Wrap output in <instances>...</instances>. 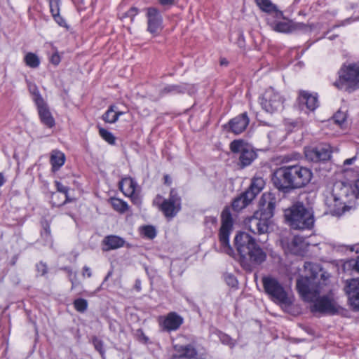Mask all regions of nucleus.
Listing matches in <instances>:
<instances>
[{"label": "nucleus", "instance_id": "1", "mask_svg": "<svg viewBox=\"0 0 359 359\" xmlns=\"http://www.w3.org/2000/svg\"><path fill=\"white\" fill-rule=\"evenodd\" d=\"M304 276L297 280V290L305 302L311 303L310 311L313 313L333 315L338 311L333 299L328 296L320 297L322 287L326 285L329 274L318 264L305 262Z\"/></svg>", "mask_w": 359, "mask_h": 359}, {"label": "nucleus", "instance_id": "2", "mask_svg": "<svg viewBox=\"0 0 359 359\" xmlns=\"http://www.w3.org/2000/svg\"><path fill=\"white\" fill-rule=\"evenodd\" d=\"M312 177L311 170L306 167L300 165H285L273 172L271 181L280 192L285 194L306 187Z\"/></svg>", "mask_w": 359, "mask_h": 359}, {"label": "nucleus", "instance_id": "3", "mask_svg": "<svg viewBox=\"0 0 359 359\" xmlns=\"http://www.w3.org/2000/svg\"><path fill=\"white\" fill-rule=\"evenodd\" d=\"M276 203L277 200L273 194L264 193L259 201L258 210L245 221L247 228L255 234L267 233L273 224Z\"/></svg>", "mask_w": 359, "mask_h": 359}, {"label": "nucleus", "instance_id": "4", "mask_svg": "<svg viewBox=\"0 0 359 359\" xmlns=\"http://www.w3.org/2000/svg\"><path fill=\"white\" fill-rule=\"evenodd\" d=\"M234 245L240 257L241 265L246 271H252L266 260V252L248 233H237L234 238Z\"/></svg>", "mask_w": 359, "mask_h": 359}, {"label": "nucleus", "instance_id": "5", "mask_svg": "<svg viewBox=\"0 0 359 359\" xmlns=\"http://www.w3.org/2000/svg\"><path fill=\"white\" fill-rule=\"evenodd\" d=\"M287 224L292 229L310 230L315 223L312 208L306 207L302 202H296L284 211Z\"/></svg>", "mask_w": 359, "mask_h": 359}, {"label": "nucleus", "instance_id": "6", "mask_svg": "<svg viewBox=\"0 0 359 359\" xmlns=\"http://www.w3.org/2000/svg\"><path fill=\"white\" fill-rule=\"evenodd\" d=\"M262 284L264 291L269 298L285 311L290 313L293 299L283 285L276 278L271 276L263 277Z\"/></svg>", "mask_w": 359, "mask_h": 359}, {"label": "nucleus", "instance_id": "7", "mask_svg": "<svg viewBox=\"0 0 359 359\" xmlns=\"http://www.w3.org/2000/svg\"><path fill=\"white\" fill-rule=\"evenodd\" d=\"M338 89L352 92L359 88V65L350 64L339 72V79L334 83Z\"/></svg>", "mask_w": 359, "mask_h": 359}, {"label": "nucleus", "instance_id": "8", "mask_svg": "<svg viewBox=\"0 0 359 359\" xmlns=\"http://www.w3.org/2000/svg\"><path fill=\"white\" fill-rule=\"evenodd\" d=\"M222 225L219 231L220 248L218 250L229 256H233L234 251L229 243V236L233 230V221L230 209L225 208L221 214Z\"/></svg>", "mask_w": 359, "mask_h": 359}, {"label": "nucleus", "instance_id": "9", "mask_svg": "<svg viewBox=\"0 0 359 359\" xmlns=\"http://www.w3.org/2000/svg\"><path fill=\"white\" fill-rule=\"evenodd\" d=\"M264 184L262 177L253 178L249 188L233 199L231 204L233 210L238 212L248 206L263 189Z\"/></svg>", "mask_w": 359, "mask_h": 359}, {"label": "nucleus", "instance_id": "10", "mask_svg": "<svg viewBox=\"0 0 359 359\" xmlns=\"http://www.w3.org/2000/svg\"><path fill=\"white\" fill-rule=\"evenodd\" d=\"M230 149L233 153H240L239 161L242 168L250 165L257 157V154L252 147L243 140L232 141L230 144Z\"/></svg>", "mask_w": 359, "mask_h": 359}, {"label": "nucleus", "instance_id": "11", "mask_svg": "<svg viewBox=\"0 0 359 359\" xmlns=\"http://www.w3.org/2000/svg\"><path fill=\"white\" fill-rule=\"evenodd\" d=\"M283 104V97L273 88H269L265 91L261 101L262 107L270 114L282 109Z\"/></svg>", "mask_w": 359, "mask_h": 359}, {"label": "nucleus", "instance_id": "12", "mask_svg": "<svg viewBox=\"0 0 359 359\" xmlns=\"http://www.w3.org/2000/svg\"><path fill=\"white\" fill-rule=\"evenodd\" d=\"M331 153L330 146L326 144L306 147L304 149L306 160L315 163L328 161L331 157Z\"/></svg>", "mask_w": 359, "mask_h": 359}, {"label": "nucleus", "instance_id": "13", "mask_svg": "<svg viewBox=\"0 0 359 359\" xmlns=\"http://www.w3.org/2000/svg\"><path fill=\"white\" fill-rule=\"evenodd\" d=\"M181 209V198L175 190H171L169 198L161 205V210L166 217H173Z\"/></svg>", "mask_w": 359, "mask_h": 359}, {"label": "nucleus", "instance_id": "14", "mask_svg": "<svg viewBox=\"0 0 359 359\" xmlns=\"http://www.w3.org/2000/svg\"><path fill=\"white\" fill-rule=\"evenodd\" d=\"M147 31L154 36L158 35L163 29V18L154 7L147 8Z\"/></svg>", "mask_w": 359, "mask_h": 359}, {"label": "nucleus", "instance_id": "15", "mask_svg": "<svg viewBox=\"0 0 359 359\" xmlns=\"http://www.w3.org/2000/svg\"><path fill=\"white\" fill-rule=\"evenodd\" d=\"M196 91L194 85L188 83H179V84H169L163 87L159 93L161 96L166 95H180L188 93L192 95Z\"/></svg>", "mask_w": 359, "mask_h": 359}, {"label": "nucleus", "instance_id": "16", "mask_svg": "<svg viewBox=\"0 0 359 359\" xmlns=\"http://www.w3.org/2000/svg\"><path fill=\"white\" fill-rule=\"evenodd\" d=\"M344 290L353 310L359 311V278L346 280Z\"/></svg>", "mask_w": 359, "mask_h": 359}, {"label": "nucleus", "instance_id": "17", "mask_svg": "<svg viewBox=\"0 0 359 359\" xmlns=\"http://www.w3.org/2000/svg\"><path fill=\"white\" fill-rule=\"evenodd\" d=\"M250 119L246 112H244L233 118H231L225 128H229V130L234 134L238 135L243 133L248 126Z\"/></svg>", "mask_w": 359, "mask_h": 359}, {"label": "nucleus", "instance_id": "18", "mask_svg": "<svg viewBox=\"0 0 359 359\" xmlns=\"http://www.w3.org/2000/svg\"><path fill=\"white\" fill-rule=\"evenodd\" d=\"M175 353L172 355L173 359H194L197 355L196 348L191 344L186 346L175 345Z\"/></svg>", "mask_w": 359, "mask_h": 359}, {"label": "nucleus", "instance_id": "19", "mask_svg": "<svg viewBox=\"0 0 359 359\" xmlns=\"http://www.w3.org/2000/svg\"><path fill=\"white\" fill-rule=\"evenodd\" d=\"M299 102L301 106H306L311 111H313L318 107L317 95L309 93L307 91L302 90L299 92Z\"/></svg>", "mask_w": 359, "mask_h": 359}, {"label": "nucleus", "instance_id": "20", "mask_svg": "<svg viewBox=\"0 0 359 359\" xmlns=\"http://www.w3.org/2000/svg\"><path fill=\"white\" fill-rule=\"evenodd\" d=\"M183 323V318L175 312L169 313L165 317L163 325L167 331L177 330Z\"/></svg>", "mask_w": 359, "mask_h": 359}, {"label": "nucleus", "instance_id": "21", "mask_svg": "<svg viewBox=\"0 0 359 359\" xmlns=\"http://www.w3.org/2000/svg\"><path fill=\"white\" fill-rule=\"evenodd\" d=\"M255 2L262 11L273 15L277 19L283 18V12L278 10L270 0H255Z\"/></svg>", "mask_w": 359, "mask_h": 359}, {"label": "nucleus", "instance_id": "22", "mask_svg": "<svg viewBox=\"0 0 359 359\" xmlns=\"http://www.w3.org/2000/svg\"><path fill=\"white\" fill-rule=\"evenodd\" d=\"M41 121L48 128H52L55 125V120L50 112L45 101L36 104Z\"/></svg>", "mask_w": 359, "mask_h": 359}, {"label": "nucleus", "instance_id": "23", "mask_svg": "<svg viewBox=\"0 0 359 359\" xmlns=\"http://www.w3.org/2000/svg\"><path fill=\"white\" fill-rule=\"evenodd\" d=\"M102 243L104 246L103 250L108 251L123 247L125 243V241L123 238L118 236L110 235L106 236Z\"/></svg>", "mask_w": 359, "mask_h": 359}, {"label": "nucleus", "instance_id": "24", "mask_svg": "<svg viewBox=\"0 0 359 359\" xmlns=\"http://www.w3.org/2000/svg\"><path fill=\"white\" fill-rule=\"evenodd\" d=\"M136 182L130 177L123 178L119 182V189L126 196H132L135 191Z\"/></svg>", "mask_w": 359, "mask_h": 359}, {"label": "nucleus", "instance_id": "25", "mask_svg": "<svg viewBox=\"0 0 359 359\" xmlns=\"http://www.w3.org/2000/svg\"><path fill=\"white\" fill-rule=\"evenodd\" d=\"M50 161L53 171L55 172L64 165L65 161V154L60 151L54 150L51 153Z\"/></svg>", "mask_w": 359, "mask_h": 359}, {"label": "nucleus", "instance_id": "26", "mask_svg": "<svg viewBox=\"0 0 359 359\" xmlns=\"http://www.w3.org/2000/svg\"><path fill=\"white\" fill-rule=\"evenodd\" d=\"M49 4L55 21L61 27H67L66 21L60 15V0H50Z\"/></svg>", "mask_w": 359, "mask_h": 359}, {"label": "nucleus", "instance_id": "27", "mask_svg": "<svg viewBox=\"0 0 359 359\" xmlns=\"http://www.w3.org/2000/svg\"><path fill=\"white\" fill-rule=\"evenodd\" d=\"M271 29L278 32L289 33L294 29V26L289 22L285 21H273L269 22Z\"/></svg>", "mask_w": 359, "mask_h": 359}, {"label": "nucleus", "instance_id": "28", "mask_svg": "<svg viewBox=\"0 0 359 359\" xmlns=\"http://www.w3.org/2000/svg\"><path fill=\"white\" fill-rule=\"evenodd\" d=\"M348 187L344 186L342 184H335L333 189V197L335 201H343L344 197L347 196Z\"/></svg>", "mask_w": 359, "mask_h": 359}, {"label": "nucleus", "instance_id": "29", "mask_svg": "<svg viewBox=\"0 0 359 359\" xmlns=\"http://www.w3.org/2000/svg\"><path fill=\"white\" fill-rule=\"evenodd\" d=\"M114 106L111 105L102 115V119L106 123H114L118 119V114H116Z\"/></svg>", "mask_w": 359, "mask_h": 359}, {"label": "nucleus", "instance_id": "30", "mask_svg": "<svg viewBox=\"0 0 359 359\" xmlns=\"http://www.w3.org/2000/svg\"><path fill=\"white\" fill-rule=\"evenodd\" d=\"M24 60L26 65L31 68H36L40 65L39 57L33 53H27L24 57Z\"/></svg>", "mask_w": 359, "mask_h": 359}, {"label": "nucleus", "instance_id": "31", "mask_svg": "<svg viewBox=\"0 0 359 359\" xmlns=\"http://www.w3.org/2000/svg\"><path fill=\"white\" fill-rule=\"evenodd\" d=\"M111 205L115 210L121 213L125 212L128 209L126 202L116 198H111Z\"/></svg>", "mask_w": 359, "mask_h": 359}, {"label": "nucleus", "instance_id": "32", "mask_svg": "<svg viewBox=\"0 0 359 359\" xmlns=\"http://www.w3.org/2000/svg\"><path fill=\"white\" fill-rule=\"evenodd\" d=\"M99 134L109 144H115V140H116L115 137L109 131L107 130L104 128H99Z\"/></svg>", "mask_w": 359, "mask_h": 359}, {"label": "nucleus", "instance_id": "33", "mask_svg": "<svg viewBox=\"0 0 359 359\" xmlns=\"http://www.w3.org/2000/svg\"><path fill=\"white\" fill-rule=\"evenodd\" d=\"M74 306L77 311L83 313L87 310L88 302L83 298L76 299L74 301Z\"/></svg>", "mask_w": 359, "mask_h": 359}, {"label": "nucleus", "instance_id": "34", "mask_svg": "<svg viewBox=\"0 0 359 359\" xmlns=\"http://www.w3.org/2000/svg\"><path fill=\"white\" fill-rule=\"evenodd\" d=\"M29 92L33 95V100L36 104H40L44 101L43 97H41L39 90L36 85H32L29 87Z\"/></svg>", "mask_w": 359, "mask_h": 359}, {"label": "nucleus", "instance_id": "35", "mask_svg": "<svg viewBox=\"0 0 359 359\" xmlns=\"http://www.w3.org/2000/svg\"><path fill=\"white\" fill-rule=\"evenodd\" d=\"M142 233L144 237L153 239L156 236V230L154 226L151 225L144 226L142 229Z\"/></svg>", "mask_w": 359, "mask_h": 359}, {"label": "nucleus", "instance_id": "36", "mask_svg": "<svg viewBox=\"0 0 359 359\" xmlns=\"http://www.w3.org/2000/svg\"><path fill=\"white\" fill-rule=\"evenodd\" d=\"M219 339L223 344L227 345L230 348H233L236 344V341L224 333H221L219 334Z\"/></svg>", "mask_w": 359, "mask_h": 359}, {"label": "nucleus", "instance_id": "37", "mask_svg": "<svg viewBox=\"0 0 359 359\" xmlns=\"http://www.w3.org/2000/svg\"><path fill=\"white\" fill-rule=\"evenodd\" d=\"M93 344L96 351H97L102 356L104 353L103 341L97 337H94L93 338Z\"/></svg>", "mask_w": 359, "mask_h": 359}, {"label": "nucleus", "instance_id": "38", "mask_svg": "<svg viewBox=\"0 0 359 359\" xmlns=\"http://www.w3.org/2000/svg\"><path fill=\"white\" fill-rule=\"evenodd\" d=\"M138 13V9L136 7H132L130 8L127 12L124 13L121 17H120L121 19L130 18V21L133 22L134 20V18L137 15Z\"/></svg>", "mask_w": 359, "mask_h": 359}, {"label": "nucleus", "instance_id": "39", "mask_svg": "<svg viewBox=\"0 0 359 359\" xmlns=\"http://www.w3.org/2000/svg\"><path fill=\"white\" fill-rule=\"evenodd\" d=\"M346 118L345 113L338 111L333 116V120L334 123L338 124L339 126H342V124L345 122Z\"/></svg>", "mask_w": 359, "mask_h": 359}, {"label": "nucleus", "instance_id": "40", "mask_svg": "<svg viewBox=\"0 0 359 359\" xmlns=\"http://www.w3.org/2000/svg\"><path fill=\"white\" fill-rule=\"evenodd\" d=\"M55 185L56 187V189L58 192L62 193L65 195H67L69 191V187L67 186L63 185L61 182L58 181L55 182Z\"/></svg>", "mask_w": 359, "mask_h": 359}, {"label": "nucleus", "instance_id": "41", "mask_svg": "<svg viewBox=\"0 0 359 359\" xmlns=\"http://www.w3.org/2000/svg\"><path fill=\"white\" fill-rule=\"evenodd\" d=\"M47 266L43 262H41L36 264V270L41 276H43L47 273Z\"/></svg>", "mask_w": 359, "mask_h": 359}, {"label": "nucleus", "instance_id": "42", "mask_svg": "<svg viewBox=\"0 0 359 359\" xmlns=\"http://www.w3.org/2000/svg\"><path fill=\"white\" fill-rule=\"evenodd\" d=\"M225 280L229 285H231L232 287L235 286L237 283V280L236 278L231 275L229 274L225 276Z\"/></svg>", "mask_w": 359, "mask_h": 359}, {"label": "nucleus", "instance_id": "43", "mask_svg": "<svg viewBox=\"0 0 359 359\" xmlns=\"http://www.w3.org/2000/svg\"><path fill=\"white\" fill-rule=\"evenodd\" d=\"M43 231L41 233L43 236H45L47 238H50V225L46 222L43 225Z\"/></svg>", "mask_w": 359, "mask_h": 359}, {"label": "nucleus", "instance_id": "44", "mask_svg": "<svg viewBox=\"0 0 359 359\" xmlns=\"http://www.w3.org/2000/svg\"><path fill=\"white\" fill-rule=\"evenodd\" d=\"M137 336L140 340L143 341L144 342H147L149 339L142 329H138L137 330Z\"/></svg>", "mask_w": 359, "mask_h": 359}, {"label": "nucleus", "instance_id": "45", "mask_svg": "<svg viewBox=\"0 0 359 359\" xmlns=\"http://www.w3.org/2000/svg\"><path fill=\"white\" fill-rule=\"evenodd\" d=\"M60 62V55L56 53L52 55L50 57V62L55 65H57Z\"/></svg>", "mask_w": 359, "mask_h": 359}, {"label": "nucleus", "instance_id": "46", "mask_svg": "<svg viewBox=\"0 0 359 359\" xmlns=\"http://www.w3.org/2000/svg\"><path fill=\"white\" fill-rule=\"evenodd\" d=\"M353 269L359 273V257L355 260H352L349 264Z\"/></svg>", "mask_w": 359, "mask_h": 359}, {"label": "nucleus", "instance_id": "47", "mask_svg": "<svg viewBox=\"0 0 359 359\" xmlns=\"http://www.w3.org/2000/svg\"><path fill=\"white\" fill-rule=\"evenodd\" d=\"M82 275H83V276H85L86 275H87V276L88 278L91 277V276H92L91 269L87 266H83Z\"/></svg>", "mask_w": 359, "mask_h": 359}, {"label": "nucleus", "instance_id": "48", "mask_svg": "<svg viewBox=\"0 0 359 359\" xmlns=\"http://www.w3.org/2000/svg\"><path fill=\"white\" fill-rule=\"evenodd\" d=\"M162 6H169L174 3V0H158Z\"/></svg>", "mask_w": 359, "mask_h": 359}, {"label": "nucleus", "instance_id": "49", "mask_svg": "<svg viewBox=\"0 0 359 359\" xmlns=\"http://www.w3.org/2000/svg\"><path fill=\"white\" fill-rule=\"evenodd\" d=\"M205 222H211L212 224H215L217 222V219L214 217H206Z\"/></svg>", "mask_w": 359, "mask_h": 359}, {"label": "nucleus", "instance_id": "50", "mask_svg": "<svg viewBox=\"0 0 359 359\" xmlns=\"http://www.w3.org/2000/svg\"><path fill=\"white\" fill-rule=\"evenodd\" d=\"M355 196L357 198H359V179L356 180L355 183Z\"/></svg>", "mask_w": 359, "mask_h": 359}, {"label": "nucleus", "instance_id": "51", "mask_svg": "<svg viewBox=\"0 0 359 359\" xmlns=\"http://www.w3.org/2000/svg\"><path fill=\"white\" fill-rule=\"evenodd\" d=\"M355 158H347L344 161V165H351L353 161H355Z\"/></svg>", "mask_w": 359, "mask_h": 359}, {"label": "nucleus", "instance_id": "52", "mask_svg": "<svg viewBox=\"0 0 359 359\" xmlns=\"http://www.w3.org/2000/svg\"><path fill=\"white\" fill-rule=\"evenodd\" d=\"M73 200L72 198H69V195H68V193L67 194V195H65V201L60 204L59 205H64L68 202H72Z\"/></svg>", "mask_w": 359, "mask_h": 359}, {"label": "nucleus", "instance_id": "53", "mask_svg": "<svg viewBox=\"0 0 359 359\" xmlns=\"http://www.w3.org/2000/svg\"><path fill=\"white\" fill-rule=\"evenodd\" d=\"M135 289L137 291H140L141 290V282L139 280H137L135 285Z\"/></svg>", "mask_w": 359, "mask_h": 359}, {"label": "nucleus", "instance_id": "54", "mask_svg": "<svg viewBox=\"0 0 359 359\" xmlns=\"http://www.w3.org/2000/svg\"><path fill=\"white\" fill-rule=\"evenodd\" d=\"M347 209H348V207L346 205H344L343 207V210H342L341 212H340V211H337V212L334 211V215H340L343 214Z\"/></svg>", "mask_w": 359, "mask_h": 359}, {"label": "nucleus", "instance_id": "55", "mask_svg": "<svg viewBox=\"0 0 359 359\" xmlns=\"http://www.w3.org/2000/svg\"><path fill=\"white\" fill-rule=\"evenodd\" d=\"M5 183V179L2 173L0 172V187Z\"/></svg>", "mask_w": 359, "mask_h": 359}, {"label": "nucleus", "instance_id": "56", "mask_svg": "<svg viewBox=\"0 0 359 359\" xmlns=\"http://www.w3.org/2000/svg\"><path fill=\"white\" fill-rule=\"evenodd\" d=\"M111 275H112V271H109V272H108V273H107V275L106 276V277H105L104 280V281H107V279H108V278H109Z\"/></svg>", "mask_w": 359, "mask_h": 359}, {"label": "nucleus", "instance_id": "57", "mask_svg": "<svg viewBox=\"0 0 359 359\" xmlns=\"http://www.w3.org/2000/svg\"><path fill=\"white\" fill-rule=\"evenodd\" d=\"M64 270L66 271L69 275H71L72 273V269L69 267L64 268Z\"/></svg>", "mask_w": 359, "mask_h": 359}, {"label": "nucleus", "instance_id": "58", "mask_svg": "<svg viewBox=\"0 0 359 359\" xmlns=\"http://www.w3.org/2000/svg\"><path fill=\"white\" fill-rule=\"evenodd\" d=\"M164 178H165V182H167L168 181V176L166 175V176L164 177Z\"/></svg>", "mask_w": 359, "mask_h": 359}, {"label": "nucleus", "instance_id": "59", "mask_svg": "<svg viewBox=\"0 0 359 359\" xmlns=\"http://www.w3.org/2000/svg\"><path fill=\"white\" fill-rule=\"evenodd\" d=\"M116 114H118V117L123 114V112H117L116 111Z\"/></svg>", "mask_w": 359, "mask_h": 359}, {"label": "nucleus", "instance_id": "60", "mask_svg": "<svg viewBox=\"0 0 359 359\" xmlns=\"http://www.w3.org/2000/svg\"><path fill=\"white\" fill-rule=\"evenodd\" d=\"M70 280H71L72 285V287L73 288L74 286V281L72 279Z\"/></svg>", "mask_w": 359, "mask_h": 359}, {"label": "nucleus", "instance_id": "61", "mask_svg": "<svg viewBox=\"0 0 359 359\" xmlns=\"http://www.w3.org/2000/svg\"><path fill=\"white\" fill-rule=\"evenodd\" d=\"M224 64H226V62L224 60H221V65H224Z\"/></svg>", "mask_w": 359, "mask_h": 359}, {"label": "nucleus", "instance_id": "62", "mask_svg": "<svg viewBox=\"0 0 359 359\" xmlns=\"http://www.w3.org/2000/svg\"><path fill=\"white\" fill-rule=\"evenodd\" d=\"M74 2L82 1L83 0H73Z\"/></svg>", "mask_w": 359, "mask_h": 359}, {"label": "nucleus", "instance_id": "63", "mask_svg": "<svg viewBox=\"0 0 359 359\" xmlns=\"http://www.w3.org/2000/svg\"><path fill=\"white\" fill-rule=\"evenodd\" d=\"M292 243H293L294 245H295V244H296L295 241H292Z\"/></svg>", "mask_w": 359, "mask_h": 359}]
</instances>
